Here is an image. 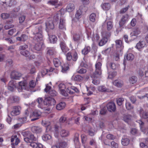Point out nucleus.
Instances as JSON below:
<instances>
[{"mask_svg": "<svg viewBox=\"0 0 148 148\" xmlns=\"http://www.w3.org/2000/svg\"><path fill=\"white\" fill-rule=\"evenodd\" d=\"M38 37H39L38 38H37L36 36L33 37L32 42L33 43L35 44L34 47V49L38 51L40 50L44 45L42 35L39 34L38 35Z\"/></svg>", "mask_w": 148, "mask_h": 148, "instance_id": "obj_1", "label": "nucleus"}, {"mask_svg": "<svg viewBox=\"0 0 148 148\" xmlns=\"http://www.w3.org/2000/svg\"><path fill=\"white\" fill-rule=\"evenodd\" d=\"M101 62H98L95 64L96 70L95 72L91 75V78H95V77H98L101 73Z\"/></svg>", "mask_w": 148, "mask_h": 148, "instance_id": "obj_2", "label": "nucleus"}, {"mask_svg": "<svg viewBox=\"0 0 148 148\" xmlns=\"http://www.w3.org/2000/svg\"><path fill=\"white\" fill-rule=\"evenodd\" d=\"M46 30L48 33L51 32L54 28L53 22L52 20L49 19L45 23Z\"/></svg>", "mask_w": 148, "mask_h": 148, "instance_id": "obj_3", "label": "nucleus"}, {"mask_svg": "<svg viewBox=\"0 0 148 148\" xmlns=\"http://www.w3.org/2000/svg\"><path fill=\"white\" fill-rule=\"evenodd\" d=\"M42 32V27L39 25H38L36 26L35 27H33L32 30L33 34L35 35L34 37L36 36L37 38H38V35L40 34H42L41 33Z\"/></svg>", "mask_w": 148, "mask_h": 148, "instance_id": "obj_4", "label": "nucleus"}, {"mask_svg": "<svg viewBox=\"0 0 148 148\" xmlns=\"http://www.w3.org/2000/svg\"><path fill=\"white\" fill-rule=\"evenodd\" d=\"M56 103L54 99L50 97L46 98L43 101L45 105L48 106L53 105L56 104Z\"/></svg>", "mask_w": 148, "mask_h": 148, "instance_id": "obj_5", "label": "nucleus"}, {"mask_svg": "<svg viewBox=\"0 0 148 148\" xmlns=\"http://www.w3.org/2000/svg\"><path fill=\"white\" fill-rule=\"evenodd\" d=\"M20 53L21 55L27 58L29 60L34 59L35 58V56L34 55H31L30 52L27 50L20 51Z\"/></svg>", "mask_w": 148, "mask_h": 148, "instance_id": "obj_6", "label": "nucleus"}, {"mask_svg": "<svg viewBox=\"0 0 148 148\" xmlns=\"http://www.w3.org/2000/svg\"><path fill=\"white\" fill-rule=\"evenodd\" d=\"M41 113L40 111L35 110L30 115L32 117H34L31 119L32 121H34L39 119V117L41 115Z\"/></svg>", "mask_w": 148, "mask_h": 148, "instance_id": "obj_7", "label": "nucleus"}, {"mask_svg": "<svg viewBox=\"0 0 148 148\" xmlns=\"http://www.w3.org/2000/svg\"><path fill=\"white\" fill-rule=\"evenodd\" d=\"M108 110L111 112H114L116 110V107L115 104L113 102L108 103L106 105Z\"/></svg>", "mask_w": 148, "mask_h": 148, "instance_id": "obj_8", "label": "nucleus"}, {"mask_svg": "<svg viewBox=\"0 0 148 148\" xmlns=\"http://www.w3.org/2000/svg\"><path fill=\"white\" fill-rule=\"evenodd\" d=\"M21 74L19 72L13 71H12L10 75L12 79H18L21 76Z\"/></svg>", "mask_w": 148, "mask_h": 148, "instance_id": "obj_9", "label": "nucleus"}, {"mask_svg": "<svg viewBox=\"0 0 148 148\" xmlns=\"http://www.w3.org/2000/svg\"><path fill=\"white\" fill-rule=\"evenodd\" d=\"M21 108L19 106L14 107L13 110L11 112V115L12 116H15L18 115L20 113Z\"/></svg>", "mask_w": 148, "mask_h": 148, "instance_id": "obj_10", "label": "nucleus"}, {"mask_svg": "<svg viewBox=\"0 0 148 148\" xmlns=\"http://www.w3.org/2000/svg\"><path fill=\"white\" fill-rule=\"evenodd\" d=\"M29 136L27 138H24V140L26 143L32 142L33 141L36 140V138L31 133L29 134Z\"/></svg>", "mask_w": 148, "mask_h": 148, "instance_id": "obj_11", "label": "nucleus"}, {"mask_svg": "<svg viewBox=\"0 0 148 148\" xmlns=\"http://www.w3.org/2000/svg\"><path fill=\"white\" fill-rule=\"evenodd\" d=\"M19 100V97L16 96H11L7 100V101L9 103L18 102Z\"/></svg>", "mask_w": 148, "mask_h": 148, "instance_id": "obj_12", "label": "nucleus"}, {"mask_svg": "<svg viewBox=\"0 0 148 148\" xmlns=\"http://www.w3.org/2000/svg\"><path fill=\"white\" fill-rule=\"evenodd\" d=\"M115 42L116 50L118 51H121L123 47L122 41L121 40H116Z\"/></svg>", "mask_w": 148, "mask_h": 148, "instance_id": "obj_13", "label": "nucleus"}, {"mask_svg": "<svg viewBox=\"0 0 148 148\" xmlns=\"http://www.w3.org/2000/svg\"><path fill=\"white\" fill-rule=\"evenodd\" d=\"M128 17V15L127 14L122 16L119 22V24L120 27L123 26L125 24L127 20Z\"/></svg>", "mask_w": 148, "mask_h": 148, "instance_id": "obj_14", "label": "nucleus"}, {"mask_svg": "<svg viewBox=\"0 0 148 148\" xmlns=\"http://www.w3.org/2000/svg\"><path fill=\"white\" fill-rule=\"evenodd\" d=\"M140 116L143 119H148V112L144 111L142 108L138 110Z\"/></svg>", "mask_w": 148, "mask_h": 148, "instance_id": "obj_15", "label": "nucleus"}, {"mask_svg": "<svg viewBox=\"0 0 148 148\" xmlns=\"http://www.w3.org/2000/svg\"><path fill=\"white\" fill-rule=\"evenodd\" d=\"M16 82L14 81H10L8 84V89L11 91H13L16 88Z\"/></svg>", "mask_w": 148, "mask_h": 148, "instance_id": "obj_16", "label": "nucleus"}, {"mask_svg": "<svg viewBox=\"0 0 148 148\" xmlns=\"http://www.w3.org/2000/svg\"><path fill=\"white\" fill-rule=\"evenodd\" d=\"M42 125L46 127V132H48L51 130L50 122L48 121H42Z\"/></svg>", "mask_w": 148, "mask_h": 148, "instance_id": "obj_17", "label": "nucleus"}, {"mask_svg": "<svg viewBox=\"0 0 148 148\" xmlns=\"http://www.w3.org/2000/svg\"><path fill=\"white\" fill-rule=\"evenodd\" d=\"M32 132L36 133H39L42 131V128L39 126H34L31 128Z\"/></svg>", "mask_w": 148, "mask_h": 148, "instance_id": "obj_18", "label": "nucleus"}, {"mask_svg": "<svg viewBox=\"0 0 148 148\" xmlns=\"http://www.w3.org/2000/svg\"><path fill=\"white\" fill-rule=\"evenodd\" d=\"M98 90L101 92H112V91L109 89L107 88L105 86H100L98 87Z\"/></svg>", "mask_w": 148, "mask_h": 148, "instance_id": "obj_19", "label": "nucleus"}, {"mask_svg": "<svg viewBox=\"0 0 148 148\" xmlns=\"http://www.w3.org/2000/svg\"><path fill=\"white\" fill-rule=\"evenodd\" d=\"M49 36V38L50 42L51 43H55L57 40V38L56 36L55 35H51V32L48 33Z\"/></svg>", "mask_w": 148, "mask_h": 148, "instance_id": "obj_20", "label": "nucleus"}, {"mask_svg": "<svg viewBox=\"0 0 148 148\" xmlns=\"http://www.w3.org/2000/svg\"><path fill=\"white\" fill-rule=\"evenodd\" d=\"M81 35L82 34L80 32L79 33L74 34L73 37V40L75 42H78L80 40Z\"/></svg>", "mask_w": 148, "mask_h": 148, "instance_id": "obj_21", "label": "nucleus"}, {"mask_svg": "<svg viewBox=\"0 0 148 148\" xmlns=\"http://www.w3.org/2000/svg\"><path fill=\"white\" fill-rule=\"evenodd\" d=\"M146 45V43L144 41H139L137 43L135 47L138 49L144 47Z\"/></svg>", "mask_w": 148, "mask_h": 148, "instance_id": "obj_22", "label": "nucleus"}, {"mask_svg": "<svg viewBox=\"0 0 148 148\" xmlns=\"http://www.w3.org/2000/svg\"><path fill=\"white\" fill-rule=\"evenodd\" d=\"M140 32L138 28H135L133 29V32L130 33L131 36H137L140 33Z\"/></svg>", "mask_w": 148, "mask_h": 148, "instance_id": "obj_23", "label": "nucleus"}, {"mask_svg": "<svg viewBox=\"0 0 148 148\" xmlns=\"http://www.w3.org/2000/svg\"><path fill=\"white\" fill-rule=\"evenodd\" d=\"M114 85L118 87H121L123 85V82L119 80H116L113 82Z\"/></svg>", "mask_w": 148, "mask_h": 148, "instance_id": "obj_24", "label": "nucleus"}, {"mask_svg": "<svg viewBox=\"0 0 148 148\" xmlns=\"http://www.w3.org/2000/svg\"><path fill=\"white\" fill-rule=\"evenodd\" d=\"M75 9V6L73 3H69L68 5L66 8V10L69 12L73 11Z\"/></svg>", "mask_w": 148, "mask_h": 148, "instance_id": "obj_25", "label": "nucleus"}, {"mask_svg": "<svg viewBox=\"0 0 148 148\" xmlns=\"http://www.w3.org/2000/svg\"><path fill=\"white\" fill-rule=\"evenodd\" d=\"M48 3L56 6V8H57L60 5L58 3V0H50L48 2Z\"/></svg>", "mask_w": 148, "mask_h": 148, "instance_id": "obj_26", "label": "nucleus"}, {"mask_svg": "<svg viewBox=\"0 0 148 148\" xmlns=\"http://www.w3.org/2000/svg\"><path fill=\"white\" fill-rule=\"evenodd\" d=\"M65 106V102H61L57 105L56 108L58 110H61L64 108Z\"/></svg>", "mask_w": 148, "mask_h": 148, "instance_id": "obj_27", "label": "nucleus"}, {"mask_svg": "<svg viewBox=\"0 0 148 148\" xmlns=\"http://www.w3.org/2000/svg\"><path fill=\"white\" fill-rule=\"evenodd\" d=\"M108 39L106 37H103L99 43V46H102L105 44L108 41Z\"/></svg>", "mask_w": 148, "mask_h": 148, "instance_id": "obj_28", "label": "nucleus"}, {"mask_svg": "<svg viewBox=\"0 0 148 148\" xmlns=\"http://www.w3.org/2000/svg\"><path fill=\"white\" fill-rule=\"evenodd\" d=\"M130 140L127 138H123L121 140V143L124 146L127 145L129 143Z\"/></svg>", "mask_w": 148, "mask_h": 148, "instance_id": "obj_29", "label": "nucleus"}, {"mask_svg": "<svg viewBox=\"0 0 148 148\" xmlns=\"http://www.w3.org/2000/svg\"><path fill=\"white\" fill-rule=\"evenodd\" d=\"M90 51V47L89 46H85L84 48L82 50V53L85 55L87 54Z\"/></svg>", "mask_w": 148, "mask_h": 148, "instance_id": "obj_30", "label": "nucleus"}, {"mask_svg": "<svg viewBox=\"0 0 148 148\" xmlns=\"http://www.w3.org/2000/svg\"><path fill=\"white\" fill-rule=\"evenodd\" d=\"M53 62L55 66L56 67H58L61 64L60 61L57 58L53 59Z\"/></svg>", "mask_w": 148, "mask_h": 148, "instance_id": "obj_31", "label": "nucleus"}, {"mask_svg": "<svg viewBox=\"0 0 148 148\" xmlns=\"http://www.w3.org/2000/svg\"><path fill=\"white\" fill-rule=\"evenodd\" d=\"M107 68L110 67L112 69L114 70L117 68V66L114 63L108 62L107 64Z\"/></svg>", "mask_w": 148, "mask_h": 148, "instance_id": "obj_32", "label": "nucleus"}, {"mask_svg": "<svg viewBox=\"0 0 148 148\" xmlns=\"http://www.w3.org/2000/svg\"><path fill=\"white\" fill-rule=\"evenodd\" d=\"M131 117L132 116L130 115H125L123 117V119L125 122L129 123L131 121Z\"/></svg>", "mask_w": 148, "mask_h": 148, "instance_id": "obj_33", "label": "nucleus"}, {"mask_svg": "<svg viewBox=\"0 0 148 148\" xmlns=\"http://www.w3.org/2000/svg\"><path fill=\"white\" fill-rule=\"evenodd\" d=\"M102 9L104 10H108L110 8V5L109 3H105L101 5Z\"/></svg>", "mask_w": 148, "mask_h": 148, "instance_id": "obj_34", "label": "nucleus"}, {"mask_svg": "<svg viewBox=\"0 0 148 148\" xmlns=\"http://www.w3.org/2000/svg\"><path fill=\"white\" fill-rule=\"evenodd\" d=\"M62 72L65 73L69 69L68 65L67 64H64L61 66Z\"/></svg>", "mask_w": 148, "mask_h": 148, "instance_id": "obj_35", "label": "nucleus"}, {"mask_svg": "<svg viewBox=\"0 0 148 148\" xmlns=\"http://www.w3.org/2000/svg\"><path fill=\"white\" fill-rule=\"evenodd\" d=\"M59 27L60 29H62L65 27V21L64 19L60 18Z\"/></svg>", "mask_w": 148, "mask_h": 148, "instance_id": "obj_36", "label": "nucleus"}, {"mask_svg": "<svg viewBox=\"0 0 148 148\" xmlns=\"http://www.w3.org/2000/svg\"><path fill=\"white\" fill-rule=\"evenodd\" d=\"M69 134V132L64 130H62L60 132L61 136L62 137L67 136Z\"/></svg>", "mask_w": 148, "mask_h": 148, "instance_id": "obj_37", "label": "nucleus"}, {"mask_svg": "<svg viewBox=\"0 0 148 148\" xmlns=\"http://www.w3.org/2000/svg\"><path fill=\"white\" fill-rule=\"evenodd\" d=\"M19 89H21L22 90H23L26 89V84L24 82H19Z\"/></svg>", "mask_w": 148, "mask_h": 148, "instance_id": "obj_38", "label": "nucleus"}, {"mask_svg": "<svg viewBox=\"0 0 148 148\" xmlns=\"http://www.w3.org/2000/svg\"><path fill=\"white\" fill-rule=\"evenodd\" d=\"M60 47L62 51L64 52H65L66 51L67 47L65 44L63 42H61L60 43Z\"/></svg>", "mask_w": 148, "mask_h": 148, "instance_id": "obj_39", "label": "nucleus"}, {"mask_svg": "<svg viewBox=\"0 0 148 148\" xmlns=\"http://www.w3.org/2000/svg\"><path fill=\"white\" fill-rule=\"evenodd\" d=\"M28 45L26 44L21 45L19 47L18 50L20 51H23L26 50V49L28 48Z\"/></svg>", "mask_w": 148, "mask_h": 148, "instance_id": "obj_40", "label": "nucleus"}, {"mask_svg": "<svg viewBox=\"0 0 148 148\" xmlns=\"http://www.w3.org/2000/svg\"><path fill=\"white\" fill-rule=\"evenodd\" d=\"M79 135L78 133H76L75 134L74 138V141L75 144H77V145L79 144Z\"/></svg>", "mask_w": 148, "mask_h": 148, "instance_id": "obj_41", "label": "nucleus"}, {"mask_svg": "<svg viewBox=\"0 0 148 148\" xmlns=\"http://www.w3.org/2000/svg\"><path fill=\"white\" fill-rule=\"evenodd\" d=\"M37 101L38 103V106L40 108H42V104H43V99L42 98H38L37 99Z\"/></svg>", "mask_w": 148, "mask_h": 148, "instance_id": "obj_42", "label": "nucleus"}, {"mask_svg": "<svg viewBox=\"0 0 148 148\" xmlns=\"http://www.w3.org/2000/svg\"><path fill=\"white\" fill-rule=\"evenodd\" d=\"M106 23L107 24V29L108 31L111 30L113 26L112 22L111 21H109L107 22Z\"/></svg>", "mask_w": 148, "mask_h": 148, "instance_id": "obj_43", "label": "nucleus"}, {"mask_svg": "<svg viewBox=\"0 0 148 148\" xmlns=\"http://www.w3.org/2000/svg\"><path fill=\"white\" fill-rule=\"evenodd\" d=\"M43 140H47L51 139V136L49 134H44L42 136Z\"/></svg>", "mask_w": 148, "mask_h": 148, "instance_id": "obj_44", "label": "nucleus"}, {"mask_svg": "<svg viewBox=\"0 0 148 148\" xmlns=\"http://www.w3.org/2000/svg\"><path fill=\"white\" fill-rule=\"evenodd\" d=\"M134 58V56L132 53H129L127 54L126 58L127 60H132Z\"/></svg>", "mask_w": 148, "mask_h": 148, "instance_id": "obj_45", "label": "nucleus"}, {"mask_svg": "<svg viewBox=\"0 0 148 148\" xmlns=\"http://www.w3.org/2000/svg\"><path fill=\"white\" fill-rule=\"evenodd\" d=\"M82 14V11L81 9H79L77 11V13L75 14V17L77 19H79L81 17Z\"/></svg>", "mask_w": 148, "mask_h": 148, "instance_id": "obj_46", "label": "nucleus"}, {"mask_svg": "<svg viewBox=\"0 0 148 148\" xmlns=\"http://www.w3.org/2000/svg\"><path fill=\"white\" fill-rule=\"evenodd\" d=\"M67 146V143L65 141H62L59 143V147L60 148H64Z\"/></svg>", "mask_w": 148, "mask_h": 148, "instance_id": "obj_47", "label": "nucleus"}, {"mask_svg": "<svg viewBox=\"0 0 148 148\" xmlns=\"http://www.w3.org/2000/svg\"><path fill=\"white\" fill-rule=\"evenodd\" d=\"M74 79L75 81H81L83 79V77L79 75H76L74 76Z\"/></svg>", "mask_w": 148, "mask_h": 148, "instance_id": "obj_48", "label": "nucleus"}, {"mask_svg": "<svg viewBox=\"0 0 148 148\" xmlns=\"http://www.w3.org/2000/svg\"><path fill=\"white\" fill-rule=\"evenodd\" d=\"M125 106L126 109L128 110H130L133 108L130 103L126 102L125 103Z\"/></svg>", "mask_w": 148, "mask_h": 148, "instance_id": "obj_49", "label": "nucleus"}, {"mask_svg": "<svg viewBox=\"0 0 148 148\" xmlns=\"http://www.w3.org/2000/svg\"><path fill=\"white\" fill-rule=\"evenodd\" d=\"M137 78L135 76H133L130 78V82L131 83L134 84L137 81Z\"/></svg>", "mask_w": 148, "mask_h": 148, "instance_id": "obj_50", "label": "nucleus"}, {"mask_svg": "<svg viewBox=\"0 0 148 148\" xmlns=\"http://www.w3.org/2000/svg\"><path fill=\"white\" fill-rule=\"evenodd\" d=\"M95 14L94 13H92L90 16L89 18L90 20L92 22H95Z\"/></svg>", "mask_w": 148, "mask_h": 148, "instance_id": "obj_51", "label": "nucleus"}, {"mask_svg": "<svg viewBox=\"0 0 148 148\" xmlns=\"http://www.w3.org/2000/svg\"><path fill=\"white\" fill-rule=\"evenodd\" d=\"M118 144L114 141H112L111 143V148H118Z\"/></svg>", "mask_w": 148, "mask_h": 148, "instance_id": "obj_52", "label": "nucleus"}, {"mask_svg": "<svg viewBox=\"0 0 148 148\" xmlns=\"http://www.w3.org/2000/svg\"><path fill=\"white\" fill-rule=\"evenodd\" d=\"M124 100V98H119L116 100L117 103L119 106H120L122 104Z\"/></svg>", "mask_w": 148, "mask_h": 148, "instance_id": "obj_53", "label": "nucleus"}, {"mask_svg": "<svg viewBox=\"0 0 148 148\" xmlns=\"http://www.w3.org/2000/svg\"><path fill=\"white\" fill-rule=\"evenodd\" d=\"M103 35L104 37H106L108 39V38L111 36V34L110 32L105 31L103 32Z\"/></svg>", "mask_w": 148, "mask_h": 148, "instance_id": "obj_54", "label": "nucleus"}, {"mask_svg": "<svg viewBox=\"0 0 148 148\" xmlns=\"http://www.w3.org/2000/svg\"><path fill=\"white\" fill-rule=\"evenodd\" d=\"M107 108L106 107H104L100 111V113L102 115L106 114L107 112Z\"/></svg>", "mask_w": 148, "mask_h": 148, "instance_id": "obj_55", "label": "nucleus"}, {"mask_svg": "<svg viewBox=\"0 0 148 148\" xmlns=\"http://www.w3.org/2000/svg\"><path fill=\"white\" fill-rule=\"evenodd\" d=\"M49 95L53 97L56 96L57 95V92L54 90H49Z\"/></svg>", "mask_w": 148, "mask_h": 148, "instance_id": "obj_56", "label": "nucleus"}, {"mask_svg": "<svg viewBox=\"0 0 148 148\" xmlns=\"http://www.w3.org/2000/svg\"><path fill=\"white\" fill-rule=\"evenodd\" d=\"M31 133L29 131H26L23 132L21 134L24 138H27L28 136H29Z\"/></svg>", "mask_w": 148, "mask_h": 148, "instance_id": "obj_57", "label": "nucleus"}, {"mask_svg": "<svg viewBox=\"0 0 148 148\" xmlns=\"http://www.w3.org/2000/svg\"><path fill=\"white\" fill-rule=\"evenodd\" d=\"M17 3L16 0H10L9 1L8 6L10 7L15 5Z\"/></svg>", "mask_w": 148, "mask_h": 148, "instance_id": "obj_58", "label": "nucleus"}, {"mask_svg": "<svg viewBox=\"0 0 148 148\" xmlns=\"http://www.w3.org/2000/svg\"><path fill=\"white\" fill-rule=\"evenodd\" d=\"M26 18L25 16L21 15L19 18V22L20 23H23L25 21Z\"/></svg>", "mask_w": 148, "mask_h": 148, "instance_id": "obj_59", "label": "nucleus"}, {"mask_svg": "<svg viewBox=\"0 0 148 148\" xmlns=\"http://www.w3.org/2000/svg\"><path fill=\"white\" fill-rule=\"evenodd\" d=\"M2 18L4 19H6L9 18L10 14L7 13H3L1 15Z\"/></svg>", "mask_w": 148, "mask_h": 148, "instance_id": "obj_60", "label": "nucleus"}, {"mask_svg": "<svg viewBox=\"0 0 148 148\" xmlns=\"http://www.w3.org/2000/svg\"><path fill=\"white\" fill-rule=\"evenodd\" d=\"M29 68H30V73L32 74L35 72V69L34 66L33 65H30L29 66Z\"/></svg>", "mask_w": 148, "mask_h": 148, "instance_id": "obj_61", "label": "nucleus"}, {"mask_svg": "<svg viewBox=\"0 0 148 148\" xmlns=\"http://www.w3.org/2000/svg\"><path fill=\"white\" fill-rule=\"evenodd\" d=\"M106 137L108 139L112 140H113L116 138L115 136L111 134H108Z\"/></svg>", "mask_w": 148, "mask_h": 148, "instance_id": "obj_62", "label": "nucleus"}, {"mask_svg": "<svg viewBox=\"0 0 148 148\" xmlns=\"http://www.w3.org/2000/svg\"><path fill=\"white\" fill-rule=\"evenodd\" d=\"M116 75V73L115 72L110 73L108 76V77L110 79H112Z\"/></svg>", "mask_w": 148, "mask_h": 148, "instance_id": "obj_63", "label": "nucleus"}, {"mask_svg": "<svg viewBox=\"0 0 148 148\" xmlns=\"http://www.w3.org/2000/svg\"><path fill=\"white\" fill-rule=\"evenodd\" d=\"M82 142L83 143H84L87 140L86 136L82 134L81 136Z\"/></svg>", "mask_w": 148, "mask_h": 148, "instance_id": "obj_64", "label": "nucleus"}]
</instances>
